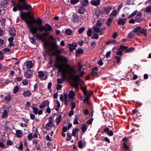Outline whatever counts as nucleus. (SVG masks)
I'll return each mask as SVG.
<instances>
[{"label": "nucleus", "instance_id": "41", "mask_svg": "<svg viewBox=\"0 0 151 151\" xmlns=\"http://www.w3.org/2000/svg\"><path fill=\"white\" fill-rule=\"evenodd\" d=\"M137 10L134 11L133 13L131 14L128 17L129 18H130L134 16L137 13Z\"/></svg>", "mask_w": 151, "mask_h": 151}, {"label": "nucleus", "instance_id": "37", "mask_svg": "<svg viewBox=\"0 0 151 151\" xmlns=\"http://www.w3.org/2000/svg\"><path fill=\"white\" fill-rule=\"evenodd\" d=\"M46 25L47 26V27H46V30H47V32H48V31H50L52 30V27L49 24L47 23L46 24Z\"/></svg>", "mask_w": 151, "mask_h": 151}, {"label": "nucleus", "instance_id": "28", "mask_svg": "<svg viewBox=\"0 0 151 151\" xmlns=\"http://www.w3.org/2000/svg\"><path fill=\"white\" fill-rule=\"evenodd\" d=\"M11 35L14 36L16 34L15 30L14 28H11L9 31Z\"/></svg>", "mask_w": 151, "mask_h": 151}, {"label": "nucleus", "instance_id": "57", "mask_svg": "<svg viewBox=\"0 0 151 151\" xmlns=\"http://www.w3.org/2000/svg\"><path fill=\"white\" fill-rule=\"evenodd\" d=\"M126 49L127 50L125 51V52H130L132 51H133L134 50V49L133 47H131L128 49Z\"/></svg>", "mask_w": 151, "mask_h": 151}, {"label": "nucleus", "instance_id": "1", "mask_svg": "<svg viewBox=\"0 0 151 151\" xmlns=\"http://www.w3.org/2000/svg\"><path fill=\"white\" fill-rule=\"evenodd\" d=\"M23 17L25 22L27 24L29 31L33 35L35 34L36 37L42 41H46L47 40V34L43 32L42 34L37 32L38 30L40 32L45 30L47 32L46 27L45 26H42V20L38 18L36 19L31 16L30 12H27L23 14Z\"/></svg>", "mask_w": 151, "mask_h": 151}, {"label": "nucleus", "instance_id": "26", "mask_svg": "<svg viewBox=\"0 0 151 151\" xmlns=\"http://www.w3.org/2000/svg\"><path fill=\"white\" fill-rule=\"evenodd\" d=\"M75 96V93L72 90L70 91L69 93V97L70 98H73Z\"/></svg>", "mask_w": 151, "mask_h": 151}, {"label": "nucleus", "instance_id": "10", "mask_svg": "<svg viewBox=\"0 0 151 151\" xmlns=\"http://www.w3.org/2000/svg\"><path fill=\"white\" fill-rule=\"evenodd\" d=\"M135 19L136 20V22H140L142 20V13L139 12L135 17Z\"/></svg>", "mask_w": 151, "mask_h": 151}, {"label": "nucleus", "instance_id": "53", "mask_svg": "<svg viewBox=\"0 0 151 151\" xmlns=\"http://www.w3.org/2000/svg\"><path fill=\"white\" fill-rule=\"evenodd\" d=\"M78 117H76L75 118V119L73 121V124H77L79 123V122L78 121Z\"/></svg>", "mask_w": 151, "mask_h": 151}, {"label": "nucleus", "instance_id": "58", "mask_svg": "<svg viewBox=\"0 0 151 151\" xmlns=\"http://www.w3.org/2000/svg\"><path fill=\"white\" fill-rule=\"evenodd\" d=\"M145 11L148 12H151V6H147L146 8Z\"/></svg>", "mask_w": 151, "mask_h": 151}, {"label": "nucleus", "instance_id": "36", "mask_svg": "<svg viewBox=\"0 0 151 151\" xmlns=\"http://www.w3.org/2000/svg\"><path fill=\"white\" fill-rule=\"evenodd\" d=\"M117 15V11L116 10H114L109 15V17H111L113 18V16H116Z\"/></svg>", "mask_w": 151, "mask_h": 151}, {"label": "nucleus", "instance_id": "44", "mask_svg": "<svg viewBox=\"0 0 151 151\" xmlns=\"http://www.w3.org/2000/svg\"><path fill=\"white\" fill-rule=\"evenodd\" d=\"M16 6H17L18 10L19 11L22 10L23 8H24L23 5H21L19 4H17Z\"/></svg>", "mask_w": 151, "mask_h": 151}, {"label": "nucleus", "instance_id": "45", "mask_svg": "<svg viewBox=\"0 0 151 151\" xmlns=\"http://www.w3.org/2000/svg\"><path fill=\"white\" fill-rule=\"evenodd\" d=\"M116 41L114 40H109L108 41L106 42V45L111 44V43L115 44L116 43Z\"/></svg>", "mask_w": 151, "mask_h": 151}, {"label": "nucleus", "instance_id": "23", "mask_svg": "<svg viewBox=\"0 0 151 151\" xmlns=\"http://www.w3.org/2000/svg\"><path fill=\"white\" fill-rule=\"evenodd\" d=\"M8 115V113L7 110L6 109L4 110L3 112L2 113L1 117L2 118H5Z\"/></svg>", "mask_w": 151, "mask_h": 151}, {"label": "nucleus", "instance_id": "43", "mask_svg": "<svg viewBox=\"0 0 151 151\" xmlns=\"http://www.w3.org/2000/svg\"><path fill=\"white\" fill-rule=\"evenodd\" d=\"M76 52L77 54H82L83 52V50L81 48L78 49L76 50Z\"/></svg>", "mask_w": 151, "mask_h": 151}, {"label": "nucleus", "instance_id": "14", "mask_svg": "<svg viewBox=\"0 0 151 151\" xmlns=\"http://www.w3.org/2000/svg\"><path fill=\"white\" fill-rule=\"evenodd\" d=\"M104 20L103 19H99L97 22V23L96 24V27H100L101 26L103 22H104Z\"/></svg>", "mask_w": 151, "mask_h": 151}, {"label": "nucleus", "instance_id": "15", "mask_svg": "<svg viewBox=\"0 0 151 151\" xmlns=\"http://www.w3.org/2000/svg\"><path fill=\"white\" fill-rule=\"evenodd\" d=\"M104 131L105 132H107L109 136H112L113 134V131L111 130H109V129L108 127L105 128L104 129Z\"/></svg>", "mask_w": 151, "mask_h": 151}, {"label": "nucleus", "instance_id": "20", "mask_svg": "<svg viewBox=\"0 0 151 151\" xmlns=\"http://www.w3.org/2000/svg\"><path fill=\"white\" fill-rule=\"evenodd\" d=\"M76 46L77 45L76 44L74 45L72 44H69V49L71 51H73V50L75 49Z\"/></svg>", "mask_w": 151, "mask_h": 151}, {"label": "nucleus", "instance_id": "31", "mask_svg": "<svg viewBox=\"0 0 151 151\" xmlns=\"http://www.w3.org/2000/svg\"><path fill=\"white\" fill-rule=\"evenodd\" d=\"M81 2L82 4L84 6H87L89 3L88 0H81Z\"/></svg>", "mask_w": 151, "mask_h": 151}, {"label": "nucleus", "instance_id": "64", "mask_svg": "<svg viewBox=\"0 0 151 151\" xmlns=\"http://www.w3.org/2000/svg\"><path fill=\"white\" fill-rule=\"evenodd\" d=\"M22 83H23V84L24 85H27L28 84V81L26 79L22 81Z\"/></svg>", "mask_w": 151, "mask_h": 151}, {"label": "nucleus", "instance_id": "32", "mask_svg": "<svg viewBox=\"0 0 151 151\" xmlns=\"http://www.w3.org/2000/svg\"><path fill=\"white\" fill-rule=\"evenodd\" d=\"M32 63L31 61H29L27 62L26 66L27 68H31L32 66Z\"/></svg>", "mask_w": 151, "mask_h": 151}, {"label": "nucleus", "instance_id": "35", "mask_svg": "<svg viewBox=\"0 0 151 151\" xmlns=\"http://www.w3.org/2000/svg\"><path fill=\"white\" fill-rule=\"evenodd\" d=\"M96 45V43L94 42H91V45L90 46L89 49L90 50H92L94 49Z\"/></svg>", "mask_w": 151, "mask_h": 151}, {"label": "nucleus", "instance_id": "5", "mask_svg": "<svg viewBox=\"0 0 151 151\" xmlns=\"http://www.w3.org/2000/svg\"><path fill=\"white\" fill-rule=\"evenodd\" d=\"M38 76L41 80H46L47 78V75L45 74L42 71H40L38 72Z\"/></svg>", "mask_w": 151, "mask_h": 151}, {"label": "nucleus", "instance_id": "4", "mask_svg": "<svg viewBox=\"0 0 151 151\" xmlns=\"http://www.w3.org/2000/svg\"><path fill=\"white\" fill-rule=\"evenodd\" d=\"M44 46L45 48L50 52L52 55H56L61 52V50L59 49L58 45L55 42H50L47 41L45 42Z\"/></svg>", "mask_w": 151, "mask_h": 151}, {"label": "nucleus", "instance_id": "56", "mask_svg": "<svg viewBox=\"0 0 151 151\" xmlns=\"http://www.w3.org/2000/svg\"><path fill=\"white\" fill-rule=\"evenodd\" d=\"M85 28L84 27L81 28L78 30V33L79 34L82 33L85 30Z\"/></svg>", "mask_w": 151, "mask_h": 151}, {"label": "nucleus", "instance_id": "51", "mask_svg": "<svg viewBox=\"0 0 151 151\" xmlns=\"http://www.w3.org/2000/svg\"><path fill=\"white\" fill-rule=\"evenodd\" d=\"M134 36V34H133L132 32H130L128 34L127 36V38H132Z\"/></svg>", "mask_w": 151, "mask_h": 151}, {"label": "nucleus", "instance_id": "55", "mask_svg": "<svg viewBox=\"0 0 151 151\" xmlns=\"http://www.w3.org/2000/svg\"><path fill=\"white\" fill-rule=\"evenodd\" d=\"M123 147L124 149L125 150H127L128 149V147L127 146V144L125 142H123Z\"/></svg>", "mask_w": 151, "mask_h": 151}, {"label": "nucleus", "instance_id": "24", "mask_svg": "<svg viewBox=\"0 0 151 151\" xmlns=\"http://www.w3.org/2000/svg\"><path fill=\"white\" fill-rule=\"evenodd\" d=\"M88 127L85 124L82 125L81 129L83 133H84L86 131Z\"/></svg>", "mask_w": 151, "mask_h": 151}, {"label": "nucleus", "instance_id": "59", "mask_svg": "<svg viewBox=\"0 0 151 151\" xmlns=\"http://www.w3.org/2000/svg\"><path fill=\"white\" fill-rule=\"evenodd\" d=\"M33 136L32 133H30L28 134V138L29 140H31Z\"/></svg>", "mask_w": 151, "mask_h": 151}, {"label": "nucleus", "instance_id": "38", "mask_svg": "<svg viewBox=\"0 0 151 151\" xmlns=\"http://www.w3.org/2000/svg\"><path fill=\"white\" fill-rule=\"evenodd\" d=\"M16 133L17 135L19 137H20L22 136V131L19 130H16Z\"/></svg>", "mask_w": 151, "mask_h": 151}, {"label": "nucleus", "instance_id": "21", "mask_svg": "<svg viewBox=\"0 0 151 151\" xmlns=\"http://www.w3.org/2000/svg\"><path fill=\"white\" fill-rule=\"evenodd\" d=\"M113 17H109L108 18L107 21L106 22V24L108 27H109L111 24L112 20L113 19Z\"/></svg>", "mask_w": 151, "mask_h": 151}, {"label": "nucleus", "instance_id": "62", "mask_svg": "<svg viewBox=\"0 0 151 151\" xmlns=\"http://www.w3.org/2000/svg\"><path fill=\"white\" fill-rule=\"evenodd\" d=\"M3 51H4V52H10V50L9 48H5L4 49Z\"/></svg>", "mask_w": 151, "mask_h": 151}, {"label": "nucleus", "instance_id": "8", "mask_svg": "<svg viewBox=\"0 0 151 151\" xmlns=\"http://www.w3.org/2000/svg\"><path fill=\"white\" fill-rule=\"evenodd\" d=\"M32 75V70H28L25 73L24 76L25 77L29 78L31 77Z\"/></svg>", "mask_w": 151, "mask_h": 151}, {"label": "nucleus", "instance_id": "22", "mask_svg": "<svg viewBox=\"0 0 151 151\" xmlns=\"http://www.w3.org/2000/svg\"><path fill=\"white\" fill-rule=\"evenodd\" d=\"M78 131L79 130L77 128H76L74 129L72 131V135L74 137H76V133L78 132Z\"/></svg>", "mask_w": 151, "mask_h": 151}, {"label": "nucleus", "instance_id": "52", "mask_svg": "<svg viewBox=\"0 0 151 151\" xmlns=\"http://www.w3.org/2000/svg\"><path fill=\"white\" fill-rule=\"evenodd\" d=\"M90 96L89 95H87V96L83 99V101L84 102H85L88 101L89 97Z\"/></svg>", "mask_w": 151, "mask_h": 151}, {"label": "nucleus", "instance_id": "46", "mask_svg": "<svg viewBox=\"0 0 151 151\" xmlns=\"http://www.w3.org/2000/svg\"><path fill=\"white\" fill-rule=\"evenodd\" d=\"M91 38L94 39H98L99 38L98 35L97 33H94L93 36Z\"/></svg>", "mask_w": 151, "mask_h": 151}, {"label": "nucleus", "instance_id": "13", "mask_svg": "<svg viewBox=\"0 0 151 151\" xmlns=\"http://www.w3.org/2000/svg\"><path fill=\"white\" fill-rule=\"evenodd\" d=\"M112 9V6H107L104 7V11L108 14L110 12V10Z\"/></svg>", "mask_w": 151, "mask_h": 151}, {"label": "nucleus", "instance_id": "50", "mask_svg": "<svg viewBox=\"0 0 151 151\" xmlns=\"http://www.w3.org/2000/svg\"><path fill=\"white\" fill-rule=\"evenodd\" d=\"M71 109L73 110L76 107V104L75 102H72L71 104Z\"/></svg>", "mask_w": 151, "mask_h": 151}, {"label": "nucleus", "instance_id": "9", "mask_svg": "<svg viewBox=\"0 0 151 151\" xmlns=\"http://www.w3.org/2000/svg\"><path fill=\"white\" fill-rule=\"evenodd\" d=\"M98 68L96 67L93 68L91 72V75L93 77H96L99 76V73L97 72Z\"/></svg>", "mask_w": 151, "mask_h": 151}, {"label": "nucleus", "instance_id": "54", "mask_svg": "<svg viewBox=\"0 0 151 151\" xmlns=\"http://www.w3.org/2000/svg\"><path fill=\"white\" fill-rule=\"evenodd\" d=\"M83 143L81 141H80L78 143V146L80 148H83Z\"/></svg>", "mask_w": 151, "mask_h": 151}, {"label": "nucleus", "instance_id": "39", "mask_svg": "<svg viewBox=\"0 0 151 151\" xmlns=\"http://www.w3.org/2000/svg\"><path fill=\"white\" fill-rule=\"evenodd\" d=\"M77 65L79 67L78 68L77 70V71H80L81 69L83 67V65H81V63L79 62H78L77 63Z\"/></svg>", "mask_w": 151, "mask_h": 151}, {"label": "nucleus", "instance_id": "18", "mask_svg": "<svg viewBox=\"0 0 151 151\" xmlns=\"http://www.w3.org/2000/svg\"><path fill=\"white\" fill-rule=\"evenodd\" d=\"M94 31L96 33L100 32L101 34H102V30L99 27H96V26H94L93 28Z\"/></svg>", "mask_w": 151, "mask_h": 151}, {"label": "nucleus", "instance_id": "7", "mask_svg": "<svg viewBox=\"0 0 151 151\" xmlns=\"http://www.w3.org/2000/svg\"><path fill=\"white\" fill-rule=\"evenodd\" d=\"M52 127H54L55 128V125L53 123L52 121L51 120H50L49 122L46 124V129L47 130H49Z\"/></svg>", "mask_w": 151, "mask_h": 151}, {"label": "nucleus", "instance_id": "60", "mask_svg": "<svg viewBox=\"0 0 151 151\" xmlns=\"http://www.w3.org/2000/svg\"><path fill=\"white\" fill-rule=\"evenodd\" d=\"M74 113V111L73 110H71L68 113V115L69 116L71 117L72 116Z\"/></svg>", "mask_w": 151, "mask_h": 151}, {"label": "nucleus", "instance_id": "30", "mask_svg": "<svg viewBox=\"0 0 151 151\" xmlns=\"http://www.w3.org/2000/svg\"><path fill=\"white\" fill-rule=\"evenodd\" d=\"M62 116L61 114H59L58 117L56 119V122L57 125H58L60 122L61 121L62 119Z\"/></svg>", "mask_w": 151, "mask_h": 151}, {"label": "nucleus", "instance_id": "17", "mask_svg": "<svg viewBox=\"0 0 151 151\" xmlns=\"http://www.w3.org/2000/svg\"><path fill=\"white\" fill-rule=\"evenodd\" d=\"M91 4L94 6H97L100 4V0H92L91 1Z\"/></svg>", "mask_w": 151, "mask_h": 151}, {"label": "nucleus", "instance_id": "47", "mask_svg": "<svg viewBox=\"0 0 151 151\" xmlns=\"http://www.w3.org/2000/svg\"><path fill=\"white\" fill-rule=\"evenodd\" d=\"M19 87L18 86H15L14 88L13 89V91L14 94H16L17 92L19 90Z\"/></svg>", "mask_w": 151, "mask_h": 151}, {"label": "nucleus", "instance_id": "33", "mask_svg": "<svg viewBox=\"0 0 151 151\" xmlns=\"http://www.w3.org/2000/svg\"><path fill=\"white\" fill-rule=\"evenodd\" d=\"M32 108L34 113L35 114H38V111L39 109L37 107L33 106H32Z\"/></svg>", "mask_w": 151, "mask_h": 151}, {"label": "nucleus", "instance_id": "19", "mask_svg": "<svg viewBox=\"0 0 151 151\" xmlns=\"http://www.w3.org/2000/svg\"><path fill=\"white\" fill-rule=\"evenodd\" d=\"M23 6L24 8L27 10H29L31 9L32 8L31 6L27 4L25 2H24Z\"/></svg>", "mask_w": 151, "mask_h": 151}, {"label": "nucleus", "instance_id": "63", "mask_svg": "<svg viewBox=\"0 0 151 151\" xmlns=\"http://www.w3.org/2000/svg\"><path fill=\"white\" fill-rule=\"evenodd\" d=\"M62 86L61 85L58 84L56 87V89L57 90H60L62 88Z\"/></svg>", "mask_w": 151, "mask_h": 151}, {"label": "nucleus", "instance_id": "29", "mask_svg": "<svg viewBox=\"0 0 151 151\" xmlns=\"http://www.w3.org/2000/svg\"><path fill=\"white\" fill-rule=\"evenodd\" d=\"M139 32L143 34L144 35L146 36L147 35V31L145 29H141L139 30Z\"/></svg>", "mask_w": 151, "mask_h": 151}, {"label": "nucleus", "instance_id": "42", "mask_svg": "<svg viewBox=\"0 0 151 151\" xmlns=\"http://www.w3.org/2000/svg\"><path fill=\"white\" fill-rule=\"evenodd\" d=\"M141 28V27L140 26H138L137 27H136L134 28V30L133 31V32H136L138 31L139 32V30Z\"/></svg>", "mask_w": 151, "mask_h": 151}, {"label": "nucleus", "instance_id": "61", "mask_svg": "<svg viewBox=\"0 0 151 151\" xmlns=\"http://www.w3.org/2000/svg\"><path fill=\"white\" fill-rule=\"evenodd\" d=\"M79 0H71L70 2L71 4H75L79 1Z\"/></svg>", "mask_w": 151, "mask_h": 151}, {"label": "nucleus", "instance_id": "40", "mask_svg": "<svg viewBox=\"0 0 151 151\" xmlns=\"http://www.w3.org/2000/svg\"><path fill=\"white\" fill-rule=\"evenodd\" d=\"M66 34L68 35H70L72 34V30L69 29H67L65 30Z\"/></svg>", "mask_w": 151, "mask_h": 151}, {"label": "nucleus", "instance_id": "27", "mask_svg": "<svg viewBox=\"0 0 151 151\" xmlns=\"http://www.w3.org/2000/svg\"><path fill=\"white\" fill-rule=\"evenodd\" d=\"M1 5L4 7H6L7 4H8V2L6 1L3 0L2 1H1Z\"/></svg>", "mask_w": 151, "mask_h": 151}, {"label": "nucleus", "instance_id": "34", "mask_svg": "<svg viewBox=\"0 0 151 151\" xmlns=\"http://www.w3.org/2000/svg\"><path fill=\"white\" fill-rule=\"evenodd\" d=\"M11 96L9 95H8L4 98V100L6 102H8L10 101L11 99Z\"/></svg>", "mask_w": 151, "mask_h": 151}, {"label": "nucleus", "instance_id": "12", "mask_svg": "<svg viewBox=\"0 0 151 151\" xmlns=\"http://www.w3.org/2000/svg\"><path fill=\"white\" fill-rule=\"evenodd\" d=\"M50 102L48 100H47L42 102V104L40 105V108H43L46 106L47 105L49 106Z\"/></svg>", "mask_w": 151, "mask_h": 151}, {"label": "nucleus", "instance_id": "49", "mask_svg": "<svg viewBox=\"0 0 151 151\" xmlns=\"http://www.w3.org/2000/svg\"><path fill=\"white\" fill-rule=\"evenodd\" d=\"M92 30L91 29H89L87 32L88 36L90 37L91 36Z\"/></svg>", "mask_w": 151, "mask_h": 151}, {"label": "nucleus", "instance_id": "6", "mask_svg": "<svg viewBox=\"0 0 151 151\" xmlns=\"http://www.w3.org/2000/svg\"><path fill=\"white\" fill-rule=\"evenodd\" d=\"M127 48V47L123 45H121L116 51V54L119 55H122V52Z\"/></svg>", "mask_w": 151, "mask_h": 151}, {"label": "nucleus", "instance_id": "2", "mask_svg": "<svg viewBox=\"0 0 151 151\" xmlns=\"http://www.w3.org/2000/svg\"><path fill=\"white\" fill-rule=\"evenodd\" d=\"M57 60L58 61L55 63V65L56 67L58 68L59 71L62 73L61 78H58L57 82L58 84H61L64 81L68 75L66 72V65L63 67V64L60 61H63L64 62H67V60L66 57L63 56L57 57Z\"/></svg>", "mask_w": 151, "mask_h": 151}, {"label": "nucleus", "instance_id": "11", "mask_svg": "<svg viewBox=\"0 0 151 151\" xmlns=\"http://www.w3.org/2000/svg\"><path fill=\"white\" fill-rule=\"evenodd\" d=\"M31 94L30 91L29 90L24 91L22 93V95L25 97L30 96Z\"/></svg>", "mask_w": 151, "mask_h": 151}, {"label": "nucleus", "instance_id": "16", "mask_svg": "<svg viewBox=\"0 0 151 151\" xmlns=\"http://www.w3.org/2000/svg\"><path fill=\"white\" fill-rule=\"evenodd\" d=\"M127 19H123L119 18V20L118 21V24L119 25H123L124 24V23L127 21Z\"/></svg>", "mask_w": 151, "mask_h": 151}, {"label": "nucleus", "instance_id": "48", "mask_svg": "<svg viewBox=\"0 0 151 151\" xmlns=\"http://www.w3.org/2000/svg\"><path fill=\"white\" fill-rule=\"evenodd\" d=\"M71 134L70 133H68L67 134V138L66 140L68 141L71 139Z\"/></svg>", "mask_w": 151, "mask_h": 151}, {"label": "nucleus", "instance_id": "3", "mask_svg": "<svg viewBox=\"0 0 151 151\" xmlns=\"http://www.w3.org/2000/svg\"><path fill=\"white\" fill-rule=\"evenodd\" d=\"M66 72L67 75L70 78H72L74 81V82L72 84L73 87H75L76 88H78V85H83L84 83L83 81L80 78L78 75L75 76L73 74L76 73L75 69L70 65L68 64H66Z\"/></svg>", "mask_w": 151, "mask_h": 151}, {"label": "nucleus", "instance_id": "25", "mask_svg": "<svg viewBox=\"0 0 151 151\" xmlns=\"http://www.w3.org/2000/svg\"><path fill=\"white\" fill-rule=\"evenodd\" d=\"M85 11V8L83 7L80 8L78 10V12L80 14H83Z\"/></svg>", "mask_w": 151, "mask_h": 151}]
</instances>
